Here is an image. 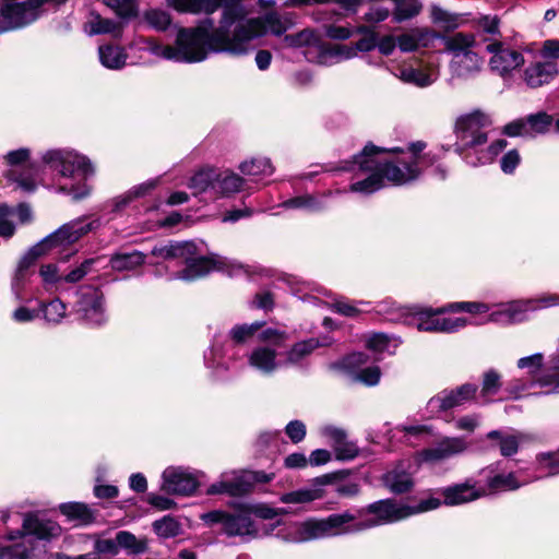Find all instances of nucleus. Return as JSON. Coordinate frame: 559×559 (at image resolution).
I'll use <instances>...</instances> for the list:
<instances>
[{
	"label": "nucleus",
	"mask_w": 559,
	"mask_h": 559,
	"mask_svg": "<svg viewBox=\"0 0 559 559\" xmlns=\"http://www.w3.org/2000/svg\"><path fill=\"white\" fill-rule=\"evenodd\" d=\"M215 183H216V170L204 169L198 171L189 182V188L192 190L194 195H201L209 193L212 198H215Z\"/></svg>",
	"instance_id": "473e14b6"
},
{
	"label": "nucleus",
	"mask_w": 559,
	"mask_h": 559,
	"mask_svg": "<svg viewBox=\"0 0 559 559\" xmlns=\"http://www.w3.org/2000/svg\"><path fill=\"white\" fill-rule=\"evenodd\" d=\"M531 136L548 131L552 123V117L546 112H538L526 117Z\"/></svg>",
	"instance_id": "5fc2aeb1"
},
{
	"label": "nucleus",
	"mask_w": 559,
	"mask_h": 559,
	"mask_svg": "<svg viewBox=\"0 0 559 559\" xmlns=\"http://www.w3.org/2000/svg\"><path fill=\"white\" fill-rule=\"evenodd\" d=\"M477 385L465 383L455 390L441 391L428 401L427 407L431 414L448 411L472 401L477 392Z\"/></svg>",
	"instance_id": "f3484780"
},
{
	"label": "nucleus",
	"mask_w": 559,
	"mask_h": 559,
	"mask_svg": "<svg viewBox=\"0 0 559 559\" xmlns=\"http://www.w3.org/2000/svg\"><path fill=\"white\" fill-rule=\"evenodd\" d=\"M84 31L90 36L111 34L114 37L119 38L121 36V24L110 19H105L96 12H91L87 21L84 23Z\"/></svg>",
	"instance_id": "c756f323"
},
{
	"label": "nucleus",
	"mask_w": 559,
	"mask_h": 559,
	"mask_svg": "<svg viewBox=\"0 0 559 559\" xmlns=\"http://www.w3.org/2000/svg\"><path fill=\"white\" fill-rule=\"evenodd\" d=\"M365 513L373 514L374 518L362 520V524H370L368 528L393 523L409 516L406 504H399L393 500H380L369 504L366 509H361Z\"/></svg>",
	"instance_id": "a211bd4d"
},
{
	"label": "nucleus",
	"mask_w": 559,
	"mask_h": 559,
	"mask_svg": "<svg viewBox=\"0 0 559 559\" xmlns=\"http://www.w3.org/2000/svg\"><path fill=\"white\" fill-rule=\"evenodd\" d=\"M79 312L92 324H102L105 321L103 296L97 289H90L79 301Z\"/></svg>",
	"instance_id": "cd10ccee"
},
{
	"label": "nucleus",
	"mask_w": 559,
	"mask_h": 559,
	"mask_svg": "<svg viewBox=\"0 0 559 559\" xmlns=\"http://www.w3.org/2000/svg\"><path fill=\"white\" fill-rule=\"evenodd\" d=\"M430 19L435 25L443 28L444 31L455 29L464 22L460 14L450 12L437 4H432L430 7Z\"/></svg>",
	"instance_id": "72a5a7b5"
},
{
	"label": "nucleus",
	"mask_w": 559,
	"mask_h": 559,
	"mask_svg": "<svg viewBox=\"0 0 559 559\" xmlns=\"http://www.w3.org/2000/svg\"><path fill=\"white\" fill-rule=\"evenodd\" d=\"M357 56V48L353 45H334L326 48L323 53V59H330L331 62H341L344 60L353 59Z\"/></svg>",
	"instance_id": "8fccbe9b"
},
{
	"label": "nucleus",
	"mask_w": 559,
	"mask_h": 559,
	"mask_svg": "<svg viewBox=\"0 0 559 559\" xmlns=\"http://www.w3.org/2000/svg\"><path fill=\"white\" fill-rule=\"evenodd\" d=\"M397 76L405 83L414 84L419 87H426L433 83L435 79L421 70L414 68H404L400 70Z\"/></svg>",
	"instance_id": "a18cd8bd"
},
{
	"label": "nucleus",
	"mask_w": 559,
	"mask_h": 559,
	"mask_svg": "<svg viewBox=\"0 0 559 559\" xmlns=\"http://www.w3.org/2000/svg\"><path fill=\"white\" fill-rule=\"evenodd\" d=\"M426 147L424 142L411 143L406 152L401 151L400 155L394 159H384L379 156L384 150L372 144H367L359 155H356L352 162H348L344 170H354L356 167L359 170L378 169L383 174V177L393 185H405L415 180L420 175L421 166L426 165L429 155H421Z\"/></svg>",
	"instance_id": "f03ea898"
},
{
	"label": "nucleus",
	"mask_w": 559,
	"mask_h": 559,
	"mask_svg": "<svg viewBox=\"0 0 559 559\" xmlns=\"http://www.w3.org/2000/svg\"><path fill=\"white\" fill-rule=\"evenodd\" d=\"M99 219L86 222L85 218H78L63 224L60 228L47 236L28 251L20 264L19 275H22L23 269L32 263L36 258L49 251L62 253L69 246L75 243L90 231L99 228Z\"/></svg>",
	"instance_id": "423d86ee"
},
{
	"label": "nucleus",
	"mask_w": 559,
	"mask_h": 559,
	"mask_svg": "<svg viewBox=\"0 0 559 559\" xmlns=\"http://www.w3.org/2000/svg\"><path fill=\"white\" fill-rule=\"evenodd\" d=\"M241 17L240 3L227 4L223 9L219 27L213 29V21L207 19L194 28H181L176 38V46L162 45L154 39L145 40L146 49L154 56L178 62L203 61L207 51L245 55L251 48V39L261 34L259 21L247 23V33L243 24H235Z\"/></svg>",
	"instance_id": "f257e3e1"
},
{
	"label": "nucleus",
	"mask_w": 559,
	"mask_h": 559,
	"mask_svg": "<svg viewBox=\"0 0 559 559\" xmlns=\"http://www.w3.org/2000/svg\"><path fill=\"white\" fill-rule=\"evenodd\" d=\"M207 523H219L223 526V533L229 537H257L258 530L251 520L249 513L240 511L228 513L224 511H212L203 515Z\"/></svg>",
	"instance_id": "ddd939ff"
},
{
	"label": "nucleus",
	"mask_w": 559,
	"mask_h": 559,
	"mask_svg": "<svg viewBox=\"0 0 559 559\" xmlns=\"http://www.w3.org/2000/svg\"><path fill=\"white\" fill-rule=\"evenodd\" d=\"M40 310L48 323H59L66 316V305L60 299L43 304Z\"/></svg>",
	"instance_id": "864d4df0"
},
{
	"label": "nucleus",
	"mask_w": 559,
	"mask_h": 559,
	"mask_svg": "<svg viewBox=\"0 0 559 559\" xmlns=\"http://www.w3.org/2000/svg\"><path fill=\"white\" fill-rule=\"evenodd\" d=\"M537 469L545 472L546 476L559 474V450L537 455Z\"/></svg>",
	"instance_id": "3c124183"
},
{
	"label": "nucleus",
	"mask_w": 559,
	"mask_h": 559,
	"mask_svg": "<svg viewBox=\"0 0 559 559\" xmlns=\"http://www.w3.org/2000/svg\"><path fill=\"white\" fill-rule=\"evenodd\" d=\"M59 510L69 521L80 525L91 524L95 520V511L82 502L61 503Z\"/></svg>",
	"instance_id": "7c9ffc66"
},
{
	"label": "nucleus",
	"mask_w": 559,
	"mask_h": 559,
	"mask_svg": "<svg viewBox=\"0 0 559 559\" xmlns=\"http://www.w3.org/2000/svg\"><path fill=\"white\" fill-rule=\"evenodd\" d=\"M445 50L452 55L450 70L456 78L468 79L483 69V58L473 50L476 45L474 34L455 33L443 38Z\"/></svg>",
	"instance_id": "0eeeda50"
},
{
	"label": "nucleus",
	"mask_w": 559,
	"mask_h": 559,
	"mask_svg": "<svg viewBox=\"0 0 559 559\" xmlns=\"http://www.w3.org/2000/svg\"><path fill=\"white\" fill-rule=\"evenodd\" d=\"M288 209H305L309 211H317L322 207V202L314 195L305 194L289 199L283 203Z\"/></svg>",
	"instance_id": "6e6d98bb"
},
{
	"label": "nucleus",
	"mask_w": 559,
	"mask_h": 559,
	"mask_svg": "<svg viewBox=\"0 0 559 559\" xmlns=\"http://www.w3.org/2000/svg\"><path fill=\"white\" fill-rule=\"evenodd\" d=\"M362 515V510H358L357 513L345 511L331 514L321 520L311 519L305 521L297 525L293 540L308 542L368 530L369 524H362V520H360Z\"/></svg>",
	"instance_id": "39448f33"
},
{
	"label": "nucleus",
	"mask_w": 559,
	"mask_h": 559,
	"mask_svg": "<svg viewBox=\"0 0 559 559\" xmlns=\"http://www.w3.org/2000/svg\"><path fill=\"white\" fill-rule=\"evenodd\" d=\"M259 340L265 345L255 347L249 355L248 362L254 369L270 374L281 366L275 347L282 346L288 335L285 331L269 328L259 334Z\"/></svg>",
	"instance_id": "9d476101"
},
{
	"label": "nucleus",
	"mask_w": 559,
	"mask_h": 559,
	"mask_svg": "<svg viewBox=\"0 0 559 559\" xmlns=\"http://www.w3.org/2000/svg\"><path fill=\"white\" fill-rule=\"evenodd\" d=\"M239 169L243 175L257 179L271 176L273 174V167L267 158H253L246 160L240 164Z\"/></svg>",
	"instance_id": "a19ab883"
},
{
	"label": "nucleus",
	"mask_w": 559,
	"mask_h": 559,
	"mask_svg": "<svg viewBox=\"0 0 559 559\" xmlns=\"http://www.w3.org/2000/svg\"><path fill=\"white\" fill-rule=\"evenodd\" d=\"M544 364V355L540 353L531 356L522 357L518 360L516 366L520 369H527L528 373L535 378L536 373L540 370Z\"/></svg>",
	"instance_id": "680f3d73"
},
{
	"label": "nucleus",
	"mask_w": 559,
	"mask_h": 559,
	"mask_svg": "<svg viewBox=\"0 0 559 559\" xmlns=\"http://www.w3.org/2000/svg\"><path fill=\"white\" fill-rule=\"evenodd\" d=\"M145 261V255L133 250L131 252H118L110 258V266L115 271H131L142 265Z\"/></svg>",
	"instance_id": "4c0bfd02"
},
{
	"label": "nucleus",
	"mask_w": 559,
	"mask_h": 559,
	"mask_svg": "<svg viewBox=\"0 0 559 559\" xmlns=\"http://www.w3.org/2000/svg\"><path fill=\"white\" fill-rule=\"evenodd\" d=\"M440 493L443 497L444 504L457 506L474 501L487 495V491L485 488L477 489L469 483H463L442 488L440 489Z\"/></svg>",
	"instance_id": "393cba45"
},
{
	"label": "nucleus",
	"mask_w": 559,
	"mask_h": 559,
	"mask_svg": "<svg viewBox=\"0 0 559 559\" xmlns=\"http://www.w3.org/2000/svg\"><path fill=\"white\" fill-rule=\"evenodd\" d=\"M44 0L5 2L0 5V33L23 27L34 22L40 14Z\"/></svg>",
	"instance_id": "f8f14e48"
},
{
	"label": "nucleus",
	"mask_w": 559,
	"mask_h": 559,
	"mask_svg": "<svg viewBox=\"0 0 559 559\" xmlns=\"http://www.w3.org/2000/svg\"><path fill=\"white\" fill-rule=\"evenodd\" d=\"M521 162V156L516 150H510L507 152L501 160L500 167L504 174H512Z\"/></svg>",
	"instance_id": "338daca9"
},
{
	"label": "nucleus",
	"mask_w": 559,
	"mask_h": 559,
	"mask_svg": "<svg viewBox=\"0 0 559 559\" xmlns=\"http://www.w3.org/2000/svg\"><path fill=\"white\" fill-rule=\"evenodd\" d=\"M99 260V258L86 259L80 266L72 270L64 276L68 283H76L81 281L86 274L90 273L92 266Z\"/></svg>",
	"instance_id": "0e129e2a"
},
{
	"label": "nucleus",
	"mask_w": 559,
	"mask_h": 559,
	"mask_svg": "<svg viewBox=\"0 0 559 559\" xmlns=\"http://www.w3.org/2000/svg\"><path fill=\"white\" fill-rule=\"evenodd\" d=\"M103 2L121 19H132L138 15L136 0H103Z\"/></svg>",
	"instance_id": "09e8293b"
},
{
	"label": "nucleus",
	"mask_w": 559,
	"mask_h": 559,
	"mask_svg": "<svg viewBox=\"0 0 559 559\" xmlns=\"http://www.w3.org/2000/svg\"><path fill=\"white\" fill-rule=\"evenodd\" d=\"M117 540L119 550L122 548L132 555L143 554L147 550L146 538H138L134 534L128 531L118 532Z\"/></svg>",
	"instance_id": "79ce46f5"
},
{
	"label": "nucleus",
	"mask_w": 559,
	"mask_h": 559,
	"mask_svg": "<svg viewBox=\"0 0 559 559\" xmlns=\"http://www.w3.org/2000/svg\"><path fill=\"white\" fill-rule=\"evenodd\" d=\"M535 385L544 389L546 394H559V376L546 373L531 381L515 379L509 383L507 392L511 399L518 400Z\"/></svg>",
	"instance_id": "412c9836"
},
{
	"label": "nucleus",
	"mask_w": 559,
	"mask_h": 559,
	"mask_svg": "<svg viewBox=\"0 0 559 559\" xmlns=\"http://www.w3.org/2000/svg\"><path fill=\"white\" fill-rule=\"evenodd\" d=\"M367 362V356L362 353H355L345 358V367L352 369L354 380L359 381L366 385L378 384L381 371L377 366L359 369L360 366Z\"/></svg>",
	"instance_id": "a878e982"
},
{
	"label": "nucleus",
	"mask_w": 559,
	"mask_h": 559,
	"mask_svg": "<svg viewBox=\"0 0 559 559\" xmlns=\"http://www.w3.org/2000/svg\"><path fill=\"white\" fill-rule=\"evenodd\" d=\"M62 527L52 520L46 519L38 513H25L21 530H15L12 537L27 535L34 542L49 543L61 536Z\"/></svg>",
	"instance_id": "2eb2a0df"
},
{
	"label": "nucleus",
	"mask_w": 559,
	"mask_h": 559,
	"mask_svg": "<svg viewBox=\"0 0 559 559\" xmlns=\"http://www.w3.org/2000/svg\"><path fill=\"white\" fill-rule=\"evenodd\" d=\"M241 10V17L235 20V24L231 28H235L237 24H243L247 25L250 21H259L260 27H261V34L254 36L251 41L254 38H258L265 34L266 32H270L274 35H282L286 32L288 28L290 22L288 19H282L277 13L272 12L266 14L264 17H257V19H246V11L243 10L242 5L240 4ZM245 29H248L247 26H245ZM248 31H245L243 33H247Z\"/></svg>",
	"instance_id": "bb28decb"
},
{
	"label": "nucleus",
	"mask_w": 559,
	"mask_h": 559,
	"mask_svg": "<svg viewBox=\"0 0 559 559\" xmlns=\"http://www.w3.org/2000/svg\"><path fill=\"white\" fill-rule=\"evenodd\" d=\"M371 174L369 177L361 181H357L350 186V191L360 192L365 194L373 193L383 187V174L378 169L369 170Z\"/></svg>",
	"instance_id": "37998d69"
},
{
	"label": "nucleus",
	"mask_w": 559,
	"mask_h": 559,
	"mask_svg": "<svg viewBox=\"0 0 559 559\" xmlns=\"http://www.w3.org/2000/svg\"><path fill=\"white\" fill-rule=\"evenodd\" d=\"M153 530L160 538H171L180 534L181 525L174 518L166 515L153 523Z\"/></svg>",
	"instance_id": "de8ad7c7"
},
{
	"label": "nucleus",
	"mask_w": 559,
	"mask_h": 559,
	"mask_svg": "<svg viewBox=\"0 0 559 559\" xmlns=\"http://www.w3.org/2000/svg\"><path fill=\"white\" fill-rule=\"evenodd\" d=\"M556 306H559V294H545L537 298L516 300L502 305L489 314L488 321L499 324L516 323L525 320L530 311Z\"/></svg>",
	"instance_id": "1a4fd4ad"
},
{
	"label": "nucleus",
	"mask_w": 559,
	"mask_h": 559,
	"mask_svg": "<svg viewBox=\"0 0 559 559\" xmlns=\"http://www.w3.org/2000/svg\"><path fill=\"white\" fill-rule=\"evenodd\" d=\"M99 60L102 64L111 70L121 69L127 61V53L123 48L114 45L99 46Z\"/></svg>",
	"instance_id": "e433bc0d"
},
{
	"label": "nucleus",
	"mask_w": 559,
	"mask_h": 559,
	"mask_svg": "<svg viewBox=\"0 0 559 559\" xmlns=\"http://www.w3.org/2000/svg\"><path fill=\"white\" fill-rule=\"evenodd\" d=\"M489 439L498 440L500 453L503 456H511L515 454L519 450V445L526 438L523 433H507L498 430L490 431L488 433Z\"/></svg>",
	"instance_id": "f704fd0d"
},
{
	"label": "nucleus",
	"mask_w": 559,
	"mask_h": 559,
	"mask_svg": "<svg viewBox=\"0 0 559 559\" xmlns=\"http://www.w3.org/2000/svg\"><path fill=\"white\" fill-rule=\"evenodd\" d=\"M467 449V442L462 437H444L435 445L417 452L414 462L419 467L421 464H437L454 455L463 453Z\"/></svg>",
	"instance_id": "dca6fc26"
},
{
	"label": "nucleus",
	"mask_w": 559,
	"mask_h": 559,
	"mask_svg": "<svg viewBox=\"0 0 559 559\" xmlns=\"http://www.w3.org/2000/svg\"><path fill=\"white\" fill-rule=\"evenodd\" d=\"M444 309H424L416 311L406 318V323L414 325L418 331L436 333H453L467 324V320L462 317H447Z\"/></svg>",
	"instance_id": "9b49d317"
},
{
	"label": "nucleus",
	"mask_w": 559,
	"mask_h": 559,
	"mask_svg": "<svg viewBox=\"0 0 559 559\" xmlns=\"http://www.w3.org/2000/svg\"><path fill=\"white\" fill-rule=\"evenodd\" d=\"M320 433L326 443L332 447L337 460L349 461L358 455V445L354 441L348 440L344 429L328 425L320 429Z\"/></svg>",
	"instance_id": "aec40b11"
},
{
	"label": "nucleus",
	"mask_w": 559,
	"mask_h": 559,
	"mask_svg": "<svg viewBox=\"0 0 559 559\" xmlns=\"http://www.w3.org/2000/svg\"><path fill=\"white\" fill-rule=\"evenodd\" d=\"M264 325V322H253L251 324H241L236 325L230 331V336L236 343H243L249 337L254 335L255 332H258L262 326Z\"/></svg>",
	"instance_id": "4d7b16f0"
},
{
	"label": "nucleus",
	"mask_w": 559,
	"mask_h": 559,
	"mask_svg": "<svg viewBox=\"0 0 559 559\" xmlns=\"http://www.w3.org/2000/svg\"><path fill=\"white\" fill-rule=\"evenodd\" d=\"M43 160L50 169L57 171L62 179L81 181L94 171L85 156L69 150L48 151L43 156Z\"/></svg>",
	"instance_id": "6e6552de"
},
{
	"label": "nucleus",
	"mask_w": 559,
	"mask_h": 559,
	"mask_svg": "<svg viewBox=\"0 0 559 559\" xmlns=\"http://www.w3.org/2000/svg\"><path fill=\"white\" fill-rule=\"evenodd\" d=\"M394 2L393 19L397 23L411 20L421 11V3L418 0H394Z\"/></svg>",
	"instance_id": "c03bdc74"
},
{
	"label": "nucleus",
	"mask_w": 559,
	"mask_h": 559,
	"mask_svg": "<svg viewBox=\"0 0 559 559\" xmlns=\"http://www.w3.org/2000/svg\"><path fill=\"white\" fill-rule=\"evenodd\" d=\"M13 534L11 531L4 536L12 544L0 547V559H32L37 548L34 539L27 535L11 538Z\"/></svg>",
	"instance_id": "b1692460"
},
{
	"label": "nucleus",
	"mask_w": 559,
	"mask_h": 559,
	"mask_svg": "<svg viewBox=\"0 0 559 559\" xmlns=\"http://www.w3.org/2000/svg\"><path fill=\"white\" fill-rule=\"evenodd\" d=\"M243 179L230 170H216L215 198L229 197L239 192L243 186Z\"/></svg>",
	"instance_id": "2f4dec72"
},
{
	"label": "nucleus",
	"mask_w": 559,
	"mask_h": 559,
	"mask_svg": "<svg viewBox=\"0 0 559 559\" xmlns=\"http://www.w3.org/2000/svg\"><path fill=\"white\" fill-rule=\"evenodd\" d=\"M323 345L324 344L318 338L313 337L298 342L286 353V362L290 365L300 364L311 355L314 349Z\"/></svg>",
	"instance_id": "58836bf2"
},
{
	"label": "nucleus",
	"mask_w": 559,
	"mask_h": 559,
	"mask_svg": "<svg viewBox=\"0 0 559 559\" xmlns=\"http://www.w3.org/2000/svg\"><path fill=\"white\" fill-rule=\"evenodd\" d=\"M491 124L490 117L479 110L457 117L454 124L455 143L454 151L471 166L491 164L496 157L507 147L504 139L488 142L486 128Z\"/></svg>",
	"instance_id": "7ed1b4c3"
},
{
	"label": "nucleus",
	"mask_w": 559,
	"mask_h": 559,
	"mask_svg": "<svg viewBox=\"0 0 559 559\" xmlns=\"http://www.w3.org/2000/svg\"><path fill=\"white\" fill-rule=\"evenodd\" d=\"M197 247L191 241L169 243L152 249V255L164 260L182 259L187 266L177 274L176 278L195 281L209 274L213 270L225 271L229 275H236L243 266L222 257L192 259Z\"/></svg>",
	"instance_id": "20e7f679"
},
{
	"label": "nucleus",
	"mask_w": 559,
	"mask_h": 559,
	"mask_svg": "<svg viewBox=\"0 0 559 559\" xmlns=\"http://www.w3.org/2000/svg\"><path fill=\"white\" fill-rule=\"evenodd\" d=\"M14 215V210L5 204H0V236L10 238L15 231V226L11 219Z\"/></svg>",
	"instance_id": "052dcab7"
},
{
	"label": "nucleus",
	"mask_w": 559,
	"mask_h": 559,
	"mask_svg": "<svg viewBox=\"0 0 559 559\" xmlns=\"http://www.w3.org/2000/svg\"><path fill=\"white\" fill-rule=\"evenodd\" d=\"M502 388V377L501 374L495 370L489 369L484 372L481 377V384H480V397L484 399L486 402H489L492 400V397L498 394V392Z\"/></svg>",
	"instance_id": "ea45409f"
},
{
	"label": "nucleus",
	"mask_w": 559,
	"mask_h": 559,
	"mask_svg": "<svg viewBox=\"0 0 559 559\" xmlns=\"http://www.w3.org/2000/svg\"><path fill=\"white\" fill-rule=\"evenodd\" d=\"M524 483H520L515 479V475L510 473L507 475H496L488 481V492L514 490L521 487Z\"/></svg>",
	"instance_id": "49530a36"
},
{
	"label": "nucleus",
	"mask_w": 559,
	"mask_h": 559,
	"mask_svg": "<svg viewBox=\"0 0 559 559\" xmlns=\"http://www.w3.org/2000/svg\"><path fill=\"white\" fill-rule=\"evenodd\" d=\"M417 49L430 48L437 39L441 38L440 34L429 27H415L414 28ZM444 37H442L443 39Z\"/></svg>",
	"instance_id": "bf43d9fd"
},
{
	"label": "nucleus",
	"mask_w": 559,
	"mask_h": 559,
	"mask_svg": "<svg viewBox=\"0 0 559 559\" xmlns=\"http://www.w3.org/2000/svg\"><path fill=\"white\" fill-rule=\"evenodd\" d=\"M411 462L403 461L386 472L382 477L385 487L397 495L411 491L414 487L413 475L418 468L416 466L414 471H411Z\"/></svg>",
	"instance_id": "5701e85b"
},
{
	"label": "nucleus",
	"mask_w": 559,
	"mask_h": 559,
	"mask_svg": "<svg viewBox=\"0 0 559 559\" xmlns=\"http://www.w3.org/2000/svg\"><path fill=\"white\" fill-rule=\"evenodd\" d=\"M330 483L329 476H321L314 479L313 485L281 496L283 503H308L324 497L323 486Z\"/></svg>",
	"instance_id": "c85d7f7f"
},
{
	"label": "nucleus",
	"mask_w": 559,
	"mask_h": 559,
	"mask_svg": "<svg viewBox=\"0 0 559 559\" xmlns=\"http://www.w3.org/2000/svg\"><path fill=\"white\" fill-rule=\"evenodd\" d=\"M163 490L170 495L189 496L198 488L193 474L181 467H168L163 473Z\"/></svg>",
	"instance_id": "6ab92c4d"
},
{
	"label": "nucleus",
	"mask_w": 559,
	"mask_h": 559,
	"mask_svg": "<svg viewBox=\"0 0 559 559\" xmlns=\"http://www.w3.org/2000/svg\"><path fill=\"white\" fill-rule=\"evenodd\" d=\"M526 118H520L503 127V134L508 136H531Z\"/></svg>",
	"instance_id": "e2e57ef3"
},
{
	"label": "nucleus",
	"mask_w": 559,
	"mask_h": 559,
	"mask_svg": "<svg viewBox=\"0 0 559 559\" xmlns=\"http://www.w3.org/2000/svg\"><path fill=\"white\" fill-rule=\"evenodd\" d=\"M367 27L366 26H359L356 28H353L348 25H337V24H330L325 26V35L335 40H346L350 38L355 33L361 34L366 33Z\"/></svg>",
	"instance_id": "603ef678"
},
{
	"label": "nucleus",
	"mask_w": 559,
	"mask_h": 559,
	"mask_svg": "<svg viewBox=\"0 0 559 559\" xmlns=\"http://www.w3.org/2000/svg\"><path fill=\"white\" fill-rule=\"evenodd\" d=\"M559 74L554 61H537L527 66L522 72V80L530 88H538L549 84Z\"/></svg>",
	"instance_id": "4be33fe9"
},
{
	"label": "nucleus",
	"mask_w": 559,
	"mask_h": 559,
	"mask_svg": "<svg viewBox=\"0 0 559 559\" xmlns=\"http://www.w3.org/2000/svg\"><path fill=\"white\" fill-rule=\"evenodd\" d=\"M147 24L157 31H165L170 24V16L163 10H148L144 14Z\"/></svg>",
	"instance_id": "13d9d810"
},
{
	"label": "nucleus",
	"mask_w": 559,
	"mask_h": 559,
	"mask_svg": "<svg viewBox=\"0 0 559 559\" xmlns=\"http://www.w3.org/2000/svg\"><path fill=\"white\" fill-rule=\"evenodd\" d=\"M391 342L385 334L377 333L368 338L367 346L374 352L382 353L389 350Z\"/></svg>",
	"instance_id": "774afa93"
},
{
	"label": "nucleus",
	"mask_w": 559,
	"mask_h": 559,
	"mask_svg": "<svg viewBox=\"0 0 559 559\" xmlns=\"http://www.w3.org/2000/svg\"><path fill=\"white\" fill-rule=\"evenodd\" d=\"M250 480L242 477H235L231 480L222 479L209 488V493H228L229 496H241L249 490Z\"/></svg>",
	"instance_id": "c9c22d12"
},
{
	"label": "nucleus",
	"mask_w": 559,
	"mask_h": 559,
	"mask_svg": "<svg viewBox=\"0 0 559 559\" xmlns=\"http://www.w3.org/2000/svg\"><path fill=\"white\" fill-rule=\"evenodd\" d=\"M491 56L488 60L489 70L501 76L509 78L514 70L524 64L523 55L501 41H492L486 46Z\"/></svg>",
	"instance_id": "4468645a"
},
{
	"label": "nucleus",
	"mask_w": 559,
	"mask_h": 559,
	"mask_svg": "<svg viewBox=\"0 0 559 559\" xmlns=\"http://www.w3.org/2000/svg\"><path fill=\"white\" fill-rule=\"evenodd\" d=\"M285 432L293 443H299L306 437V426L300 420H292L286 425Z\"/></svg>",
	"instance_id": "69168bd1"
}]
</instances>
